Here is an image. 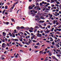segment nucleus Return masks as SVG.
Wrapping results in <instances>:
<instances>
[{
  "mask_svg": "<svg viewBox=\"0 0 61 61\" xmlns=\"http://www.w3.org/2000/svg\"><path fill=\"white\" fill-rule=\"evenodd\" d=\"M37 36L38 37H41L42 36V34H40V33H38L37 34Z\"/></svg>",
  "mask_w": 61,
  "mask_h": 61,
  "instance_id": "f257e3e1",
  "label": "nucleus"
},
{
  "mask_svg": "<svg viewBox=\"0 0 61 61\" xmlns=\"http://www.w3.org/2000/svg\"><path fill=\"white\" fill-rule=\"evenodd\" d=\"M28 8L29 10H31L33 9V7H31V6H30Z\"/></svg>",
  "mask_w": 61,
  "mask_h": 61,
  "instance_id": "f03ea898",
  "label": "nucleus"
},
{
  "mask_svg": "<svg viewBox=\"0 0 61 61\" xmlns=\"http://www.w3.org/2000/svg\"><path fill=\"white\" fill-rule=\"evenodd\" d=\"M52 57L53 58V59H56V60L57 61L58 60V59H57L56 58V57H55V56H52Z\"/></svg>",
  "mask_w": 61,
  "mask_h": 61,
  "instance_id": "7ed1b4c3",
  "label": "nucleus"
},
{
  "mask_svg": "<svg viewBox=\"0 0 61 61\" xmlns=\"http://www.w3.org/2000/svg\"><path fill=\"white\" fill-rule=\"evenodd\" d=\"M39 22V23H45V21L43 20H40Z\"/></svg>",
  "mask_w": 61,
  "mask_h": 61,
  "instance_id": "20e7f679",
  "label": "nucleus"
},
{
  "mask_svg": "<svg viewBox=\"0 0 61 61\" xmlns=\"http://www.w3.org/2000/svg\"><path fill=\"white\" fill-rule=\"evenodd\" d=\"M4 24H5L6 25H8L9 24V22H4Z\"/></svg>",
  "mask_w": 61,
  "mask_h": 61,
  "instance_id": "39448f33",
  "label": "nucleus"
},
{
  "mask_svg": "<svg viewBox=\"0 0 61 61\" xmlns=\"http://www.w3.org/2000/svg\"><path fill=\"white\" fill-rule=\"evenodd\" d=\"M16 29L17 30H19L20 29V27L19 26H17L16 27Z\"/></svg>",
  "mask_w": 61,
  "mask_h": 61,
  "instance_id": "423d86ee",
  "label": "nucleus"
},
{
  "mask_svg": "<svg viewBox=\"0 0 61 61\" xmlns=\"http://www.w3.org/2000/svg\"><path fill=\"white\" fill-rule=\"evenodd\" d=\"M26 29H31V30H33V28L32 27H31L30 28H29V27L28 28H26Z\"/></svg>",
  "mask_w": 61,
  "mask_h": 61,
  "instance_id": "0eeeda50",
  "label": "nucleus"
},
{
  "mask_svg": "<svg viewBox=\"0 0 61 61\" xmlns=\"http://www.w3.org/2000/svg\"><path fill=\"white\" fill-rule=\"evenodd\" d=\"M31 14H32V15H32V16H35L36 15V14H34L33 13V12H32L31 13Z\"/></svg>",
  "mask_w": 61,
  "mask_h": 61,
  "instance_id": "6e6552de",
  "label": "nucleus"
},
{
  "mask_svg": "<svg viewBox=\"0 0 61 61\" xmlns=\"http://www.w3.org/2000/svg\"><path fill=\"white\" fill-rule=\"evenodd\" d=\"M23 38H21V39L19 38V40H20V41L21 42H22L23 41Z\"/></svg>",
  "mask_w": 61,
  "mask_h": 61,
  "instance_id": "1a4fd4ad",
  "label": "nucleus"
},
{
  "mask_svg": "<svg viewBox=\"0 0 61 61\" xmlns=\"http://www.w3.org/2000/svg\"><path fill=\"white\" fill-rule=\"evenodd\" d=\"M38 28H39V27L36 26H35V27L34 28V29H37Z\"/></svg>",
  "mask_w": 61,
  "mask_h": 61,
  "instance_id": "9d476101",
  "label": "nucleus"
},
{
  "mask_svg": "<svg viewBox=\"0 0 61 61\" xmlns=\"http://www.w3.org/2000/svg\"><path fill=\"white\" fill-rule=\"evenodd\" d=\"M52 45H53V46L55 45V43L54 42V41H53L52 42Z\"/></svg>",
  "mask_w": 61,
  "mask_h": 61,
  "instance_id": "9b49d317",
  "label": "nucleus"
},
{
  "mask_svg": "<svg viewBox=\"0 0 61 61\" xmlns=\"http://www.w3.org/2000/svg\"><path fill=\"white\" fill-rule=\"evenodd\" d=\"M49 5V3H47V5H45V7H47L48 6V5Z\"/></svg>",
  "mask_w": 61,
  "mask_h": 61,
  "instance_id": "f8f14e48",
  "label": "nucleus"
},
{
  "mask_svg": "<svg viewBox=\"0 0 61 61\" xmlns=\"http://www.w3.org/2000/svg\"><path fill=\"white\" fill-rule=\"evenodd\" d=\"M25 28V27H24L23 26H22L21 27H20V28H21V29H24Z\"/></svg>",
  "mask_w": 61,
  "mask_h": 61,
  "instance_id": "ddd939ff",
  "label": "nucleus"
},
{
  "mask_svg": "<svg viewBox=\"0 0 61 61\" xmlns=\"http://www.w3.org/2000/svg\"><path fill=\"white\" fill-rule=\"evenodd\" d=\"M12 34L13 36V37H15V34H14L13 33H12Z\"/></svg>",
  "mask_w": 61,
  "mask_h": 61,
  "instance_id": "4468645a",
  "label": "nucleus"
},
{
  "mask_svg": "<svg viewBox=\"0 0 61 61\" xmlns=\"http://www.w3.org/2000/svg\"><path fill=\"white\" fill-rule=\"evenodd\" d=\"M5 10L6 11V10H4L2 12V13H3V15H5V14H4L5 13Z\"/></svg>",
  "mask_w": 61,
  "mask_h": 61,
  "instance_id": "2eb2a0df",
  "label": "nucleus"
},
{
  "mask_svg": "<svg viewBox=\"0 0 61 61\" xmlns=\"http://www.w3.org/2000/svg\"><path fill=\"white\" fill-rule=\"evenodd\" d=\"M49 56H51V52H50L49 53Z\"/></svg>",
  "mask_w": 61,
  "mask_h": 61,
  "instance_id": "dca6fc26",
  "label": "nucleus"
},
{
  "mask_svg": "<svg viewBox=\"0 0 61 61\" xmlns=\"http://www.w3.org/2000/svg\"><path fill=\"white\" fill-rule=\"evenodd\" d=\"M14 6H15V5H13L12 7L11 8H10V10H11V9H13V8H14L13 7H14Z\"/></svg>",
  "mask_w": 61,
  "mask_h": 61,
  "instance_id": "f3484780",
  "label": "nucleus"
},
{
  "mask_svg": "<svg viewBox=\"0 0 61 61\" xmlns=\"http://www.w3.org/2000/svg\"><path fill=\"white\" fill-rule=\"evenodd\" d=\"M5 9H8V8L7 7V6H5Z\"/></svg>",
  "mask_w": 61,
  "mask_h": 61,
  "instance_id": "a211bd4d",
  "label": "nucleus"
},
{
  "mask_svg": "<svg viewBox=\"0 0 61 61\" xmlns=\"http://www.w3.org/2000/svg\"><path fill=\"white\" fill-rule=\"evenodd\" d=\"M36 45L37 46H39L40 45V44L39 42H38L36 44Z\"/></svg>",
  "mask_w": 61,
  "mask_h": 61,
  "instance_id": "6ab92c4d",
  "label": "nucleus"
},
{
  "mask_svg": "<svg viewBox=\"0 0 61 61\" xmlns=\"http://www.w3.org/2000/svg\"><path fill=\"white\" fill-rule=\"evenodd\" d=\"M37 15H40V12H39L38 13Z\"/></svg>",
  "mask_w": 61,
  "mask_h": 61,
  "instance_id": "aec40b11",
  "label": "nucleus"
},
{
  "mask_svg": "<svg viewBox=\"0 0 61 61\" xmlns=\"http://www.w3.org/2000/svg\"><path fill=\"white\" fill-rule=\"evenodd\" d=\"M29 32H30V33L33 32V31L32 30H29Z\"/></svg>",
  "mask_w": 61,
  "mask_h": 61,
  "instance_id": "412c9836",
  "label": "nucleus"
},
{
  "mask_svg": "<svg viewBox=\"0 0 61 61\" xmlns=\"http://www.w3.org/2000/svg\"><path fill=\"white\" fill-rule=\"evenodd\" d=\"M55 42L56 43V42H59V41L58 40H55Z\"/></svg>",
  "mask_w": 61,
  "mask_h": 61,
  "instance_id": "4be33fe9",
  "label": "nucleus"
},
{
  "mask_svg": "<svg viewBox=\"0 0 61 61\" xmlns=\"http://www.w3.org/2000/svg\"><path fill=\"white\" fill-rule=\"evenodd\" d=\"M56 46H57V48H58V47H60L59 45H58V44H57L56 45Z\"/></svg>",
  "mask_w": 61,
  "mask_h": 61,
  "instance_id": "5701e85b",
  "label": "nucleus"
},
{
  "mask_svg": "<svg viewBox=\"0 0 61 61\" xmlns=\"http://www.w3.org/2000/svg\"><path fill=\"white\" fill-rule=\"evenodd\" d=\"M40 6H42V5H43V4L42 3H41L40 4Z\"/></svg>",
  "mask_w": 61,
  "mask_h": 61,
  "instance_id": "b1692460",
  "label": "nucleus"
},
{
  "mask_svg": "<svg viewBox=\"0 0 61 61\" xmlns=\"http://www.w3.org/2000/svg\"><path fill=\"white\" fill-rule=\"evenodd\" d=\"M40 18H37V21H39V20H40Z\"/></svg>",
  "mask_w": 61,
  "mask_h": 61,
  "instance_id": "393cba45",
  "label": "nucleus"
},
{
  "mask_svg": "<svg viewBox=\"0 0 61 61\" xmlns=\"http://www.w3.org/2000/svg\"><path fill=\"white\" fill-rule=\"evenodd\" d=\"M38 26H39V27H41H41H42V25H39Z\"/></svg>",
  "mask_w": 61,
  "mask_h": 61,
  "instance_id": "a878e982",
  "label": "nucleus"
},
{
  "mask_svg": "<svg viewBox=\"0 0 61 61\" xmlns=\"http://www.w3.org/2000/svg\"><path fill=\"white\" fill-rule=\"evenodd\" d=\"M39 16H40L41 17H42L43 16V15L42 14H40Z\"/></svg>",
  "mask_w": 61,
  "mask_h": 61,
  "instance_id": "bb28decb",
  "label": "nucleus"
},
{
  "mask_svg": "<svg viewBox=\"0 0 61 61\" xmlns=\"http://www.w3.org/2000/svg\"><path fill=\"white\" fill-rule=\"evenodd\" d=\"M1 41H3V42H5V39H4V40H2V39H1Z\"/></svg>",
  "mask_w": 61,
  "mask_h": 61,
  "instance_id": "cd10ccee",
  "label": "nucleus"
},
{
  "mask_svg": "<svg viewBox=\"0 0 61 61\" xmlns=\"http://www.w3.org/2000/svg\"><path fill=\"white\" fill-rule=\"evenodd\" d=\"M25 43H26V45H29V43H28V42H26Z\"/></svg>",
  "mask_w": 61,
  "mask_h": 61,
  "instance_id": "c85d7f7f",
  "label": "nucleus"
},
{
  "mask_svg": "<svg viewBox=\"0 0 61 61\" xmlns=\"http://www.w3.org/2000/svg\"><path fill=\"white\" fill-rule=\"evenodd\" d=\"M20 34H21L22 35L24 34V33H23L22 32H21L20 33Z\"/></svg>",
  "mask_w": 61,
  "mask_h": 61,
  "instance_id": "c756f323",
  "label": "nucleus"
},
{
  "mask_svg": "<svg viewBox=\"0 0 61 61\" xmlns=\"http://www.w3.org/2000/svg\"><path fill=\"white\" fill-rule=\"evenodd\" d=\"M56 56H58V57H59V56H60V55L56 54Z\"/></svg>",
  "mask_w": 61,
  "mask_h": 61,
  "instance_id": "7c9ffc66",
  "label": "nucleus"
},
{
  "mask_svg": "<svg viewBox=\"0 0 61 61\" xmlns=\"http://www.w3.org/2000/svg\"><path fill=\"white\" fill-rule=\"evenodd\" d=\"M33 42H36V41L33 40Z\"/></svg>",
  "mask_w": 61,
  "mask_h": 61,
  "instance_id": "2f4dec72",
  "label": "nucleus"
},
{
  "mask_svg": "<svg viewBox=\"0 0 61 61\" xmlns=\"http://www.w3.org/2000/svg\"><path fill=\"white\" fill-rule=\"evenodd\" d=\"M12 20H11L12 22H14V19L13 18L11 19Z\"/></svg>",
  "mask_w": 61,
  "mask_h": 61,
  "instance_id": "473e14b6",
  "label": "nucleus"
},
{
  "mask_svg": "<svg viewBox=\"0 0 61 61\" xmlns=\"http://www.w3.org/2000/svg\"><path fill=\"white\" fill-rule=\"evenodd\" d=\"M35 47V48H37V47H38V46H34Z\"/></svg>",
  "mask_w": 61,
  "mask_h": 61,
  "instance_id": "72a5a7b5",
  "label": "nucleus"
},
{
  "mask_svg": "<svg viewBox=\"0 0 61 61\" xmlns=\"http://www.w3.org/2000/svg\"><path fill=\"white\" fill-rule=\"evenodd\" d=\"M43 50L41 51H40L39 52V53L41 54V53H42V52H43Z\"/></svg>",
  "mask_w": 61,
  "mask_h": 61,
  "instance_id": "f704fd0d",
  "label": "nucleus"
},
{
  "mask_svg": "<svg viewBox=\"0 0 61 61\" xmlns=\"http://www.w3.org/2000/svg\"><path fill=\"white\" fill-rule=\"evenodd\" d=\"M53 22L54 23H53L54 24H56V21H55V20H54L53 21Z\"/></svg>",
  "mask_w": 61,
  "mask_h": 61,
  "instance_id": "c9c22d12",
  "label": "nucleus"
},
{
  "mask_svg": "<svg viewBox=\"0 0 61 61\" xmlns=\"http://www.w3.org/2000/svg\"><path fill=\"white\" fill-rule=\"evenodd\" d=\"M7 46H10V45H9V43H7Z\"/></svg>",
  "mask_w": 61,
  "mask_h": 61,
  "instance_id": "e433bc0d",
  "label": "nucleus"
},
{
  "mask_svg": "<svg viewBox=\"0 0 61 61\" xmlns=\"http://www.w3.org/2000/svg\"><path fill=\"white\" fill-rule=\"evenodd\" d=\"M19 10H21V9H19V10H18L17 11V13H18V11H19Z\"/></svg>",
  "mask_w": 61,
  "mask_h": 61,
  "instance_id": "4c0bfd02",
  "label": "nucleus"
},
{
  "mask_svg": "<svg viewBox=\"0 0 61 61\" xmlns=\"http://www.w3.org/2000/svg\"><path fill=\"white\" fill-rule=\"evenodd\" d=\"M5 40L6 41H8V39H7L6 38H5Z\"/></svg>",
  "mask_w": 61,
  "mask_h": 61,
  "instance_id": "58836bf2",
  "label": "nucleus"
},
{
  "mask_svg": "<svg viewBox=\"0 0 61 61\" xmlns=\"http://www.w3.org/2000/svg\"><path fill=\"white\" fill-rule=\"evenodd\" d=\"M2 34H3V35H4V34H5L6 35V33H5V32H3L2 33Z\"/></svg>",
  "mask_w": 61,
  "mask_h": 61,
  "instance_id": "ea45409f",
  "label": "nucleus"
},
{
  "mask_svg": "<svg viewBox=\"0 0 61 61\" xmlns=\"http://www.w3.org/2000/svg\"><path fill=\"white\" fill-rule=\"evenodd\" d=\"M36 17V18H37V17H38V15H36L35 16Z\"/></svg>",
  "mask_w": 61,
  "mask_h": 61,
  "instance_id": "a19ab883",
  "label": "nucleus"
},
{
  "mask_svg": "<svg viewBox=\"0 0 61 61\" xmlns=\"http://www.w3.org/2000/svg\"><path fill=\"white\" fill-rule=\"evenodd\" d=\"M59 6L60 9H61V5H59Z\"/></svg>",
  "mask_w": 61,
  "mask_h": 61,
  "instance_id": "79ce46f5",
  "label": "nucleus"
},
{
  "mask_svg": "<svg viewBox=\"0 0 61 61\" xmlns=\"http://www.w3.org/2000/svg\"><path fill=\"white\" fill-rule=\"evenodd\" d=\"M6 4H7V5H10V3H9V2H8L7 3H6Z\"/></svg>",
  "mask_w": 61,
  "mask_h": 61,
  "instance_id": "37998d69",
  "label": "nucleus"
},
{
  "mask_svg": "<svg viewBox=\"0 0 61 61\" xmlns=\"http://www.w3.org/2000/svg\"><path fill=\"white\" fill-rule=\"evenodd\" d=\"M20 38H22V37H23V36H22L21 35H20Z\"/></svg>",
  "mask_w": 61,
  "mask_h": 61,
  "instance_id": "c03bdc74",
  "label": "nucleus"
},
{
  "mask_svg": "<svg viewBox=\"0 0 61 61\" xmlns=\"http://www.w3.org/2000/svg\"><path fill=\"white\" fill-rule=\"evenodd\" d=\"M56 4H59V2L58 1V2H56Z\"/></svg>",
  "mask_w": 61,
  "mask_h": 61,
  "instance_id": "a18cd8bd",
  "label": "nucleus"
},
{
  "mask_svg": "<svg viewBox=\"0 0 61 61\" xmlns=\"http://www.w3.org/2000/svg\"><path fill=\"white\" fill-rule=\"evenodd\" d=\"M20 52H23V51L22 50H20Z\"/></svg>",
  "mask_w": 61,
  "mask_h": 61,
  "instance_id": "49530a36",
  "label": "nucleus"
},
{
  "mask_svg": "<svg viewBox=\"0 0 61 61\" xmlns=\"http://www.w3.org/2000/svg\"><path fill=\"white\" fill-rule=\"evenodd\" d=\"M51 36H52L53 37H54V34H52L51 35Z\"/></svg>",
  "mask_w": 61,
  "mask_h": 61,
  "instance_id": "de8ad7c7",
  "label": "nucleus"
},
{
  "mask_svg": "<svg viewBox=\"0 0 61 61\" xmlns=\"http://www.w3.org/2000/svg\"><path fill=\"white\" fill-rule=\"evenodd\" d=\"M14 56H10V58H13V57H14Z\"/></svg>",
  "mask_w": 61,
  "mask_h": 61,
  "instance_id": "09e8293b",
  "label": "nucleus"
},
{
  "mask_svg": "<svg viewBox=\"0 0 61 61\" xmlns=\"http://www.w3.org/2000/svg\"><path fill=\"white\" fill-rule=\"evenodd\" d=\"M48 8H49V9H50V8H51V7H50V6H48Z\"/></svg>",
  "mask_w": 61,
  "mask_h": 61,
  "instance_id": "8fccbe9b",
  "label": "nucleus"
},
{
  "mask_svg": "<svg viewBox=\"0 0 61 61\" xmlns=\"http://www.w3.org/2000/svg\"><path fill=\"white\" fill-rule=\"evenodd\" d=\"M46 42H47V43H50V41H46Z\"/></svg>",
  "mask_w": 61,
  "mask_h": 61,
  "instance_id": "3c124183",
  "label": "nucleus"
},
{
  "mask_svg": "<svg viewBox=\"0 0 61 61\" xmlns=\"http://www.w3.org/2000/svg\"><path fill=\"white\" fill-rule=\"evenodd\" d=\"M45 12H46V13H48V12L47 11V10L46 9L45 10Z\"/></svg>",
  "mask_w": 61,
  "mask_h": 61,
  "instance_id": "603ef678",
  "label": "nucleus"
},
{
  "mask_svg": "<svg viewBox=\"0 0 61 61\" xmlns=\"http://www.w3.org/2000/svg\"><path fill=\"white\" fill-rule=\"evenodd\" d=\"M51 2H52L53 3H54V2H55L54 1V0H51Z\"/></svg>",
  "mask_w": 61,
  "mask_h": 61,
  "instance_id": "864d4df0",
  "label": "nucleus"
},
{
  "mask_svg": "<svg viewBox=\"0 0 61 61\" xmlns=\"http://www.w3.org/2000/svg\"><path fill=\"white\" fill-rule=\"evenodd\" d=\"M7 52V51H5V52H4V54H6V53Z\"/></svg>",
  "mask_w": 61,
  "mask_h": 61,
  "instance_id": "5fc2aeb1",
  "label": "nucleus"
},
{
  "mask_svg": "<svg viewBox=\"0 0 61 61\" xmlns=\"http://www.w3.org/2000/svg\"><path fill=\"white\" fill-rule=\"evenodd\" d=\"M4 56H5L4 55H3L1 56V57H4Z\"/></svg>",
  "mask_w": 61,
  "mask_h": 61,
  "instance_id": "6e6d98bb",
  "label": "nucleus"
},
{
  "mask_svg": "<svg viewBox=\"0 0 61 61\" xmlns=\"http://www.w3.org/2000/svg\"><path fill=\"white\" fill-rule=\"evenodd\" d=\"M56 5L57 6H58V7L59 6V5L58 4H56Z\"/></svg>",
  "mask_w": 61,
  "mask_h": 61,
  "instance_id": "4d7b16f0",
  "label": "nucleus"
},
{
  "mask_svg": "<svg viewBox=\"0 0 61 61\" xmlns=\"http://www.w3.org/2000/svg\"><path fill=\"white\" fill-rule=\"evenodd\" d=\"M42 35L43 36H45V34L44 33H43Z\"/></svg>",
  "mask_w": 61,
  "mask_h": 61,
  "instance_id": "13d9d810",
  "label": "nucleus"
},
{
  "mask_svg": "<svg viewBox=\"0 0 61 61\" xmlns=\"http://www.w3.org/2000/svg\"><path fill=\"white\" fill-rule=\"evenodd\" d=\"M36 5H38L39 6V4L38 3H37L36 4Z\"/></svg>",
  "mask_w": 61,
  "mask_h": 61,
  "instance_id": "bf43d9fd",
  "label": "nucleus"
},
{
  "mask_svg": "<svg viewBox=\"0 0 61 61\" xmlns=\"http://www.w3.org/2000/svg\"><path fill=\"white\" fill-rule=\"evenodd\" d=\"M14 32L15 33H16V30H14Z\"/></svg>",
  "mask_w": 61,
  "mask_h": 61,
  "instance_id": "052dcab7",
  "label": "nucleus"
},
{
  "mask_svg": "<svg viewBox=\"0 0 61 61\" xmlns=\"http://www.w3.org/2000/svg\"><path fill=\"white\" fill-rule=\"evenodd\" d=\"M47 48H46L45 50V51H47Z\"/></svg>",
  "mask_w": 61,
  "mask_h": 61,
  "instance_id": "680f3d73",
  "label": "nucleus"
},
{
  "mask_svg": "<svg viewBox=\"0 0 61 61\" xmlns=\"http://www.w3.org/2000/svg\"><path fill=\"white\" fill-rule=\"evenodd\" d=\"M42 4H44L45 3V2L44 1H42Z\"/></svg>",
  "mask_w": 61,
  "mask_h": 61,
  "instance_id": "e2e57ef3",
  "label": "nucleus"
},
{
  "mask_svg": "<svg viewBox=\"0 0 61 61\" xmlns=\"http://www.w3.org/2000/svg\"><path fill=\"white\" fill-rule=\"evenodd\" d=\"M24 35L25 36H26L27 35V34H26V33H24Z\"/></svg>",
  "mask_w": 61,
  "mask_h": 61,
  "instance_id": "0e129e2a",
  "label": "nucleus"
},
{
  "mask_svg": "<svg viewBox=\"0 0 61 61\" xmlns=\"http://www.w3.org/2000/svg\"><path fill=\"white\" fill-rule=\"evenodd\" d=\"M53 40H54L52 39V40H50V41H53Z\"/></svg>",
  "mask_w": 61,
  "mask_h": 61,
  "instance_id": "69168bd1",
  "label": "nucleus"
},
{
  "mask_svg": "<svg viewBox=\"0 0 61 61\" xmlns=\"http://www.w3.org/2000/svg\"><path fill=\"white\" fill-rule=\"evenodd\" d=\"M56 11L57 12H58V11H59V10H58L56 9Z\"/></svg>",
  "mask_w": 61,
  "mask_h": 61,
  "instance_id": "338daca9",
  "label": "nucleus"
},
{
  "mask_svg": "<svg viewBox=\"0 0 61 61\" xmlns=\"http://www.w3.org/2000/svg\"><path fill=\"white\" fill-rule=\"evenodd\" d=\"M61 29H59V31H61Z\"/></svg>",
  "mask_w": 61,
  "mask_h": 61,
  "instance_id": "774afa93",
  "label": "nucleus"
}]
</instances>
